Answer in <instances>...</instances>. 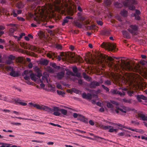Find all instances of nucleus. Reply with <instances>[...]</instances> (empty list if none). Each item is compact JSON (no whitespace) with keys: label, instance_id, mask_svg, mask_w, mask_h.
<instances>
[{"label":"nucleus","instance_id":"obj_1","mask_svg":"<svg viewBox=\"0 0 147 147\" xmlns=\"http://www.w3.org/2000/svg\"><path fill=\"white\" fill-rule=\"evenodd\" d=\"M118 62V67L115 65L116 69H119V67L126 70L129 71H133L134 67L132 65H131L128 62H126L123 59H121L117 61Z\"/></svg>","mask_w":147,"mask_h":147},{"label":"nucleus","instance_id":"obj_2","mask_svg":"<svg viewBox=\"0 0 147 147\" xmlns=\"http://www.w3.org/2000/svg\"><path fill=\"white\" fill-rule=\"evenodd\" d=\"M31 105H32L34 107H35L38 109L43 110L49 113H52L53 112V109L43 105H40L37 104H33L32 102L29 103Z\"/></svg>","mask_w":147,"mask_h":147},{"label":"nucleus","instance_id":"obj_3","mask_svg":"<svg viewBox=\"0 0 147 147\" xmlns=\"http://www.w3.org/2000/svg\"><path fill=\"white\" fill-rule=\"evenodd\" d=\"M101 46L103 48H105L109 51H115L116 49L115 45L109 43L103 42L101 45Z\"/></svg>","mask_w":147,"mask_h":147},{"label":"nucleus","instance_id":"obj_4","mask_svg":"<svg viewBox=\"0 0 147 147\" xmlns=\"http://www.w3.org/2000/svg\"><path fill=\"white\" fill-rule=\"evenodd\" d=\"M129 28L127 29L128 31L132 35H136L138 30V26L136 24H131L129 25Z\"/></svg>","mask_w":147,"mask_h":147},{"label":"nucleus","instance_id":"obj_5","mask_svg":"<svg viewBox=\"0 0 147 147\" xmlns=\"http://www.w3.org/2000/svg\"><path fill=\"white\" fill-rule=\"evenodd\" d=\"M61 1L60 0H55L54 1V7L58 13L63 14L64 11L61 10Z\"/></svg>","mask_w":147,"mask_h":147},{"label":"nucleus","instance_id":"obj_6","mask_svg":"<svg viewBox=\"0 0 147 147\" xmlns=\"http://www.w3.org/2000/svg\"><path fill=\"white\" fill-rule=\"evenodd\" d=\"M23 46L25 49L31 50V51H35L37 50V48L36 47L31 45L27 43L24 42L23 43Z\"/></svg>","mask_w":147,"mask_h":147},{"label":"nucleus","instance_id":"obj_7","mask_svg":"<svg viewBox=\"0 0 147 147\" xmlns=\"http://www.w3.org/2000/svg\"><path fill=\"white\" fill-rule=\"evenodd\" d=\"M123 3L124 5L128 7L129 9L131 10H134L135 7L133 5L130 4L129 0H123Z\"/></svg>","mask_w":147,"mask_h":147},{"label":"nucleus","instance_id":"obj_8","mask_svg":"<svg viewBox=\"0 0 147 147\" xmlns=\"http://www.w3.org/2000/svg\"><path fill=\"white\" fill-rule=\"evenodd\" d=\"M61 71L60 72L58 73L57 75V78L59 80L61 79L64 77L66 69L61 67Z\"/></svg>","mask_w":147,"mask_h":147},{"label":"nucleus","instance_id":"obj_9","mask_svg":"<svg viewBox=\"0 0 147 147\" xmlns=\"http://www.w3.org/2000/svg\"><path fill=\"white\" fill-rule=\"evenodd\" d=\"M100 85V82L94 81L90 83L89 84V86L90 88H95L96 86H99Z\"/></svg>","mask_w":147,"mask_h":147},{"label":"nucleus","instance_id":"obj_10","mask_svg":"<svg viewBox=\"0 0 147 147\" xmlns=\"http://www.w3.org/2000/svg\"><path fill=\"white\" fill-rule=\"evenodd\" d=\"M53 111H54L53 114L56 116H59L61 115V113L59 112L60 111V108L58 107H55L53 108Z\"/></svg>","mask_w":147,"mask_h":147},{"label":"nucleus","instance_id":"obj_11","mask_svg":"<svg viewBox=\"0 0 147 147\" xmlns=\"http://www.w3.org/2000/svg\"><path fill=\"white\" fill-rule=\"evenodd\" d=\"M126 109L125 107L123 108V109L119 108H117L115 111L117 113L121 114L126 113Z\"/></svg>","mask_w":147,"mask_h":147},{"label":"nucleus","instance_id":"obj_12","mask_svg":"<svg viewBox=\"0 0 147 147\" xmlns=\"http://www.w3.org/2000/svg\"><path fill=\"white\" fill-rule=\"evenodd\" d=\"M141 12L140 10L138 9H136L135 13L134 14L133 16L135 17V19L137 20H140V17L139 15L140 14Z\"/></svg>","mask_w":147,"mask_h":147},{"label":"nucleus","instance_id":"obj_13","mask_svg":"<svg viewBox=\"0 0 147 147\" xmlns=\"http://www.w3.org/2000/svg\"><path fill=\"white\" fill-rule=\"evenodd\" d=\"M137 99L138 101H140L141 99L143 100H147V97L145 96L142 94H137L135 96Z\"/></svg>","mask_w":147,"mask_h":147},{"label":"nucleus","instance_id":"obj_14","mask_svg":"<svg viewBox=\"0 0 147 147\" xmlns=\"http://www.w3.org/2000/svg\"><path fill=\"white\" fill-rule=\"evenodd\" d=\"M14 100L15 102L16 103H18L19 104V105H21L22 106H26L27 105V103L25 102H23L22 100H20L19 98H15Z\"/></svg>","mask_w":147,"mask_h":147},{"label":"nucleus","instance_id":"obj_15","mask_svg":"<svg viewBox=\"0 0 147 147\" xmlns=\"http://www.w3.org/2000/svg\"><path fill=\"white\" fill-rule=\"evenodd\" d=\"M122 33L124 38H130V34L126 30H123Z\"/></svg>","mask_w":147,"mask_h":147},{"label":"nucleus","instance_id":"obj_16","mask_svg":"<svg viewBox=\"0 0 147 147\" xmlns=\"http://www.w3.org/2000/svg\"><path fill=\"white\" fill-rule=\"evenodd\" d=\"M78 120L85 123H88L87 119L82 115H80V117H78Z\"/></svg>","mask_w":147,"mask_h":147},{"label":"nucleus","instance_id":"obj_17","mask_svg":"<svg viewBox=\"0 0 147 147\" xmlns=\"http://www.w3.org/2000/svg\"><path fill=\"white\" fill-rule=\"evenodd\" d=\"M128 11L125 9L121 10L120 13V14L124 17H126L128 15Z\"/></svg>","mask_w":147,"mask_h":147},{"label":"nucleus","instance_id":"obj_18","mask_svg":"<svg viewBox=\"0 0 147 147\" xmlns=\"http://www.w3.org/2000/svg\"><path fill=\"white\" fill-rule=\"evenodd\" d=\"M102 57L105 59L107 60L108 61H112L114 60L111 57L109 56L108 55H102Z\"/></svg>","mask_w":147,"mask_h":147},{"label":"nucleus","instance_id":"obj_19","mask_svg":"<svg viewBox=\"0 0 147 147\" xmlns=\"http://www.w3.org/2000/svg\"><path fill=\"white\" fill-rule=\"evenodd\" d=\"M138 115V117L141 118L143 120H147V117L144 114L139 113Z\"/></svg>","mask_w":147,"mask_h":147},{"label":"nucleus","instance_id":"obj_20","mask_svg":"<svg viewBox=\"0 0 147 147\" xmlns=\"http://www.w3.org/2000/svg\"><path fill=\"white\" fill-rule=\"evenodd\" d=\"M48 63L49 61L47 59H44L40 61V64L43 65H47L48 64Z\"/></svg>","mask_w":147,"mask_h":147},{"label":"nucleus","instance_id":"obj_21","mask_svg":"<svg viewBox=\"0 0 147 147\" xmlns=\"http://www.w3.org/2000/svg\"><path fill=\"white\" fill-rule=\"evenodd\" d=\"M110 34V32L109 30H102L101 32L102 35L105 36H108Z\"/></svg>","mask_w":147,"mask_h":147},{"label":"nucleus","instance_id":"obj_22","mask_svg":"<svg viewBox=\"0 0 147 147\" xmlns=\"http://www.w3.org/2000/svg\"><path fill=\"white\" fill-rule=\"evenodd\" d=\"M10 75L11 76L13 77H17L19 76L18 73L17 72L16 73L15 71L13 70L10 72Z\"/></svg>","mask_w":147,"mask_h":147},{"label":"nucleus","instance_id":"obj_23","mask_svg":"<svg viewBox=\"0 0 147 147\" xmlns=\"http://www.w3.org/2000/svg\"><path fill=\"white\" fill-rule=\"evenodd\" d=\"M16 7L18 9L22 8L23 7L24 5L21 1L18 2L16 4Z\"/></svg>","mask_w":147,"mask_h":147},{"label":"nucleus","instance_id":"obj_24","mask_svg":"<svg viewBox=\"0 0 147 147\" xmlns=\"http://www.w3.org/2000/svg\"><path fill=\"white\" fill-rule=\"evenodd\" d=\"M16 30V28H10L9 29V34L11 36H12L15 31Z\"/></svg>","mask_w":147,"mask_h":147},{"label":"nucleus","instance_id":"obj_25","mask_svg":"<svg viewBox=\"0 0 147 147\" xmlns=\"http://www.w3.org/2000/svg\"><path fill=\"white\" fill-rule=\"evenodd\" d=\"M76 26L78 28H81L82 27V25H83V22H76L75 23Z\"/></svg>","mask_w":147,"mask_h":147},{"label":"nucleus","instance_id":"obj_26","mask_svg":"<svg viewBox=\"0 0 147 147\" xmlns=\"http://www.w3.org/2000/svg\"><path fill=\"white\" fill-rule=\"evenodd\" d=\"M48 76L49 75L47 74H43L42 78V80H46L47 82H48L47 78Z\"/></svg>","mask_w":147,"mask_h":147},{"label":"nucleus","instance_id":"obj_27","mask_svg":"<svg viewBox=\"0 0 147 147\" xmlns=\"http://www.w3.org/2000/svg\"><path fill=\"white\" fill-rule=\"evenodd\" d=\"M50 65L56 69H59L61 68L60 66L57 65L55 63H51L50 64Z\"/></svg>","mask_w":147,"mask_h":147},{"label":"nucleus","instance_id":"obj_28","mask_svg":"<svg viewBox=\"0 0 147 147\" xmlns=\"http://www.w3.org/2000/svg\"><path fill=\"white\" fill-rule=\"evenodd\" d=\"M60 111L63 115H66L67 113V110L64 109H61L60 108Z\"/></svg>","mask_w":147,"mask_h":147},{"label":"nucleus","instance_id":"obj_29","mask_svg":"<svg viewBox=\"0 0 147 147\" xmlns=\"http://www.w3.org/2000/svg\"><path fill=\"white\" fill-rule=\"evenodd\" d=\"M30 77L31 79L33 81H35L36 79V77L34 73H32L30 75Z\"/></svg>","mask_w":147,"mask_h":147},{"label":"nucleus","instance_id":"obj_30","mask_svg":"<svg viewBox=\"0 0 147 147\" xmlns=\"http://www.w3.org/2000/svg\"><path fill=\"white\" fill-rule=\"evenodd\" d=\"M115 5L116 7L118 8H121L122 6V4L118 2H116L115 3Z\"/></svg>","mask_w":147,"mask_h":147},{"label":"nucleus","instance_id":"obj_31","mask_svg":"<svg viewBox=\"0 0 147 147\" xmlns=\"http://www.w3.org/2000/svg\"><path fill=\"white\" fill-rule=\"evenodd\" d=\"M6 68L7 71H10L11 72L13 70V67L10 66H7Z\"/></svg>","mask_w":147,"mask_h":147},{"label":"nucleus","instance_id":"obj_32","mask_svg":"<svg viewBox=\"0 0 147 147\" xmlns=\"http://www.w3.org/2000/svg\"><path fill=\"white\" fill-rule=\"evenodd\" d=\"M127 93L130 96H132L133 94H134L135 93L134 91L132 90H128Z\"/></svg>","mask_w":147,"mask_h":147},{"label":"nucleus","instance_id":"obj_33","mask_svg":"<svg viewBox=\"0 0 147 147\" xmlns=\"http://www.w3.org/2000/svg\"><path fill=\"white\" fill-rule=\"evenodd\" d=\"M32 71L31 70L28 71L27 70H25L23 73L22 74V76H24V75H27L28 74L30 73Z\"/></svg>","mask_w":147,"mask_h":147},{"label":"nucleus","instance_id":"obj_34","mask_svg":"<svg viewBox=\"0 0 147 147\" xmlns=\"http://www.w3.org/2000/svg\"><path fill=\"white\" fill-rule=\"evenodd\" d=\"M47 69L49 72L53 73L54 72L53 69L50 66L47 67Z\"/></svg>","mask_w":147,"mask_h":147},{"label":"nucleus","instance_id":"obj_35","mask_svg":"<svg viewBox=\"0 0 147 147\" xmlns=\"http://www.w3.org/2000/svg\"><path fill=\"white\" fill-rule=\"evenodd\" d=\"M102 87L106 91V92H109V89L107 87L105 86L104 85L102 84L101 85Z\"/></svg>","mask_w":147,"mask_h":147},{"label":"nucleus","instance_id":"obj_36","mask_svg":"<svg viewBox=\"0 0 147 147\" xmlns=\"http://www.w3.org/2000/svg\"><path fill=\"white\" fill-rule=\"evenodd\" d=\"M123 101L124 102L129 103H131V100L129 99H123Z\"/></svg>","mask_w":147,"mask_h":147},{"label":"nucleus","instance_id":"obj_37","mask_svg":"<svg viewBox=\"0 0 147 147\" xmlns=\"http://www.w3.org/2000/svg\"><path fill=\"white\" fill-rule=\"evenodd\" d=\"M13 61L9 59H7L6 61V63L8 65H10L11 64L13 63Z\"/></svg>","mask_w":147,"mask_h":147},{"label":"nucleus","instance_id":"obj_38","mask_svg":"<svg viewBox=\"0 0 147 147\" xmlns=\"http://www.w3.org/2000/svg\"><path fill=\"white\" fill-rule=\"evenodd\" d=\"M68 20L65 18L63 20V21L62 23V25L64 26L65 23H67L68 22Z\"/></svg>","mask_w":147,"mask_h":147},{"label":"nucleus","instance_id":"obj_39","mask_svg":"<svg viewBox=\"0 0 147 147\" xmlns=\"http://www.w3.org/2000/svg\"><path fill=\"white\" fill-rule=\"evenodd\" d=\"M107 106L108 108H113V106L111 102H108L107 103Z\"/></svg>","mask_w":147,"mask_h":147},{"label":"nucleus","instance_id":"obj_40","mask_svg":"<svg viewBox=\"0 0 147 147\" xmlns=\"http://www.w3.org/2000/svg\"><path fill=\"white\" fill-rule=\"evenodd\" d=\"M57 93L59 95L63 96V95L65 94V92L63 91L57 90Z\"/></svg>","mask_w":147,"mask_h":147},{"label":"nucleus","instance_id":"obj_41","mask_svg":"<svg viewBox=\"0 0 147 147\" xmlns=\"http://www.w3.org/2000/svg\"><path fill=\"white\" fill-rule=\"evenodd\" d=\"M130 4L133 5L136 4V2L135 0H129Z\"/></svg>","mask_w":147,"mask_h":147},{"label":"nucleus","instance_id":"obj_42","mask_svg":"<svg viewBox=\"0 0 147 147\" xmlns=\"http://www.w3.org/2000/svg\"><path fill=\"white\" fill-rule=\"evenodd\" d=\"M8 59L12 61L14 60L15 59V57L12 55H10L8 57Z\"/></svg>","mask_w":147,"mask_h":147},{"label":"nucleus","instance_id":"obj_43","mask_svg":"<svg viewBox=\"0 0 147 147\" xmlns=\"http://www.w3.org/2000/svg\"><path fill=\"white\" fill-rule=\"evenodd\" d=\"M76 74L75 75L74 74H73L72 75L73 76H75L76 77H77L78 78H79L81 76V74L80 73L77 72L76 73Z\"/></svg>","mask_w":147,"mask_h":147},{"label":"nucleus","instance_id":"obj_44","mask_svg":"<svg viewBox=\"0 0 147 147\" xmlns=\"http://www.w3.org/2000/svg\"><path fill=\"white\" fill-rule=\"evenodd\" d=\"M11 14L14 17H16L17 16V13H16V12L14 10L12 11Z\"/></svg>","mask_w":147,"mask_h":147},{"label":"nucleus","instance_id":"obj_45","mask_svg":"<svg viewBox=\"0 0 147 147\" xmlns=\"http://www.w3.org/2000/svg\"><path fill=\"white\" fill-rule=\"evenodd\" d=\"M111 127V126H103L102 127L103 129L107 130L109 129Z\"/></svg>","mask_w":147,"mask_h":147},{"label":"nucleus","instance_id":"obj_46","mask_svg":"<svg viewBox=\"0 0 147 147\" xmlns=\"http://www.w3.org/2000/svg\"><path fill=\"white\" fill-rule=\"evenodd\" d=\"M73 71L75 73H76L78 71L77 68L76 67H74L72 68Z\"/></svg>","mask_w":147,"mask_h":147},{"label":"nucleus","instance_id":"obj_47","mask_svg":"<svg viewBox=\"0 0 147 147\" xmlns=\"http://www.w3.org/2000/svg\"><path fill=\"white\" fill-rule=\"evenodd\" d=\"M49 124L55 126H57L58 127H61V125L59 124H55L52 123H49Z\"/></svg>","mask_w":147,"mask_h":147},{"label":"nucleus","instance_id":"obj_48","mask_svg":"<svg viewBox=\"0 0 147 147\" xmlns=\"http://www.w3.org/2000/svg\"><path fill=\"white\" fill-rule=\"evenodd\" d=\"M117 90H116L114 89H111L110 90V92L114 94H117Z\"/></svg>","mask_w":147,"mask_h":147},{"label":"nucleus","instance_id":"obj_49","mask_svg":"<svg viewBox=\"0 0 147 147\" xmlns=\"http://www.w3.org/2000/svg\"><path fill=\"white\" fill-rule=\"evenodd\" d=\"M117 129H115L113 128H110L109 129V131L110 132H112L114 131L117 132Z\"/></svg>","mask_w":147,"mask_h":147},{"label":"nucleus","instance_id":"obj_50","mask_svg":"<svg viewBox=\"0 0 147 147\" xmlns=\"http://www.w3.org/2000/svg\"><path fill=\"white\" fill-rule=\"evenodd\" d=\"M111 82L110 81L107 80L105 82V84L107 85H110L111 84Z\"/></svg>","mask_w":147,"mask_h":147},{"label":"nucleus","instance_id":"obj_51","mask_svg":"<svg viewBox=\"0 0 147 147\" xmlns=\"http://www.w3.org/2000/svg\"><path fill=\"white\" fill-rule=\"evenodd\" d=\"M83 77L85 79H89V76L87 75L85 73H83Z\"/></svg>","mask_w":147,"mask_h":147},{"label":"nucleus","instance_id":"obj_52","mask_svg":"<svg viewBox=\"0 0 147 147\" xmlns=\"http://www.w3.org/2000/svg\"><path fill=\"white\" fill-rule=\"evenodd\" d=\"M132 123L134 125H138L139 124V123L138 122H136L135 121L132 120L131 121Z\"/></svg>","mask_w":147,"mask_h":147},{"label":"nucleus","instance_id":"obj_53","mask_svg":"<svg viewBox=\"0 0 147 147\" xmlns=\"http://www.w3.org/2000/svg\"><path fill=\"white\" fill-rule=\"evenodd\" d=\"M11 124L16 125H21L20 123L17 122H12L11 123Z\"/></svg>","mask_w":147,"mask_h":147},{"label":"nucleus","instance_id":"obj_54","mask_svg":"<svg viewBox=\"0 0 147 147\" xmlns=\"http://www.w3.org/2000/svg\"><path fill=\"white\" fill-rule=\"evenodd\" d=\"M92 98V95L90 93H88L87 95L86 99H90Z\"/></svg>","mask_w":147,"mask_h":147},{"label":"nucleus","instance_id":"obj_55","mask_svg":"<svg viewBox=\"0 0 147 147\" xmlns=\"http://www.w3.org/2000/svg\"><path fill=\"white\" fill-rule=\"evenodd\" d=\"M80 114H78L77 113H74L73 115V116L75 118H77L78 116V117H80Z\"/></svg>","mask_w":147,"mask_h":147},{"label":"nucleus","instance_id":"obj_56","mask_svg":"<svg viewBox=\"0 0 147 147\" xmlns=\"http://www.w3.org/2000/svg\"><path fill=\"white\" fill-rule=\"evenodd\" d=\"M117 94H119L120 96L124 95H125V94L123 92L122 93L119 91H117Z\"/></svg>","mask_w":147,"mask_h":147},{"label":"nucleus","instance_id":"obj_57","mask_svg":"<svg viewBox=\"0 0 147 147\" xmlns=\"http://www.w3.org/2000/svg\"><path fill=\"white\" fill-rule=\"evenodd\" d=\"M87 96V94L85 92L83 93L82 94V96L83 97V98H85V99L86 98Z\"/></svg>","mask_w":147,"mask_h":147},{"label":"nucleus","instance_id":"obj_58","mask_svg":"<svg viewBox=\"0 0 147 147\" xmlns=\"http://www.w3.org/2000/svg\"><path fill=\"white\" fill-rule=\"evenodd\" d=\"M25 34L24 33H21L20 34V36H19V39H21L22 38V37L23 36H25Z\"/></svg>","mask_w":147,"mask_h":147},{"label":"nucleus","instance_id":"obj_59","mask_svg":"<svg viewBox=\"0 0 147 147\" xmlns=\"http://www.w3.org/2000/svg\"><path fill=\"white\" fill-rule=\"evenodd\" d=\"M73 91L74 93H76V94L78 93L79 92V90H78L76 88H73Z\"/></svg>","mask_w":147,"mask_h":147},{"label":"nucleus","instance_id":"obj_60","mask_svg":"<svg viewBox=\"0 0 147 147\" xmlns=\"http://www.w3.org/2000/svg\"><path fill=\"white\" fill-rule=\"evenodd\" d=\"M24 78L25 80H28L30 79V77L28 75H26V76L24 77Z\"/></svg>","mask_w":147,"mask_h":147},{"label":"nucleus","instance_id":"obj_61","mask_svg":"<svg viewBox=\"0 0 147 147\" xmlns=\"http://www.w3.org/2000/svg\"><path fill=\"white\" fill-rule=\"evenodd\" d=\"M97 23L98 25L100 26H102L103 24L102 22L100 20L97 21Z\"/></svg>","mask_w":147,"mask_h":147},{"label":"nucleus","instance_id":"obj_62","mask_svg":"<svg viewBox=\"0 0 147 147\" xmlns=\"http://www.w3.org/2000/svg\"><path fill=\"white\" fill-rule=\"evenodd\" d=\"M8 26L13 27L15 26H16V24H9L7 25Z\"/></svg>","mask_w":147,"mask_h":147},{"label":"nucleus","instance_id":"obj_63","mask_svg":"<svg viewBox=\"0 0 147 147\" xmlns=\"http://www.w3.org/2000/svg\"><path fill=\"white\" fill-rule=\"evenodd\" d=\"M56 47L58 49H61L62 48V46L59 44H57L56 45Z\"/></svg>","mask_w":147,"mask_h":147},{"label":"nucleus","instance_id":"obj_64","mask_svg":"<svg viewBox=\"0 0 147 147\" xmlns=\"http://www.w3.org/2000/svg\"><path fill=\"white\" fill-rule=\"evenodd\" d=\"M111 102L112 104H113L116 105H118V103L115 101L113 100L111 101Z\"/></svg>","mask_w":147,"mask_h":147}]
</instances>
